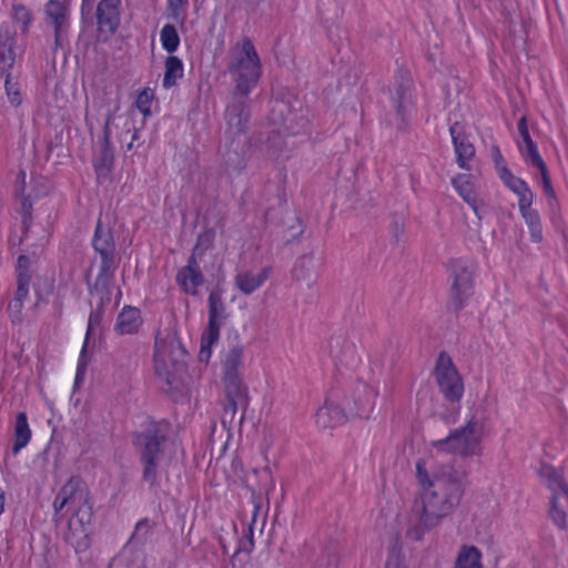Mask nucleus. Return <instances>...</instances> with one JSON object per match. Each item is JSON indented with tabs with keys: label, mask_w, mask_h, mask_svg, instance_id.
<instances>
[{
	"label": "nucleus",
	"mask_w": 568,
	"mask_h": 568,
	"mask_svg": "<svg viewBox=\"0 0 568 568\" xmlns=\"http://www.w3.org/2000/svg\"><path fill=\"white\" fill-rule=\"evenodd\" d=\"M416 479L420 488L419 499L412 508L406 535L413 540H420L459 506L467 474L452 463L439 464L428 473L425 460L418 459Z\"/></svg>",
	"instance_id": "f257e3e1"
},
{
	"label": "nucleus",
	"mask_w": 568,
	"mask_h": 568,
	"mask_svg": "<svg viewBox=\"0 0 568 568\" xmlns=\"http://www.w3.org/2000/svg\"><path fill=\"white\" fill-rule=\"evenodd\" d=\"M227 71L232 75L235 88L226 106L225 119L227 132L242 135L246 132L251 119V100L248 98L262 74L261 61L253 42L245 38L230 54Z\"/></svg>",
	"instance_id": "f03ea898"
},
{
	"label": "nucleus",
	"mask_w": 568,
	"mask_h": 568,
	"mask_svg": "<svg viewBox=\"0 0 568 568\" xmlns=\"http://www.w3.org/2000/svg\"><path fill=\"white\" fill-rule=\"evenodd\" d=\"M169 434L170 424L165 420H149L134 434L133 444L142 465V479L151 487L156 485Z\"/></svg>",
	"instance_id": "7ed1b4c3"
},
{
	"label": "nucleus",
	"mask_w": 568,
	"mask_h": 568,
	"mask_svg": "<svg viewBox=\"0 0 568 568\" xmlns=\"http://www.w3.org/2000/svg\"><path fill=\"white\" fill-rule=\"evenodd\" d=\"M185 357L186 351L174 335L155 341V372L169 386L168 392L179 387V375L185 371Z\"/></svg>",
	"instance_id": "20e7f679"
},
{
	"label": "nucleus",
	"mask_w": 568,
	"mask_h": 568,
	"mask_svg": "<svg viewBox=\"0 0 568 568\" xmlns=\"http://www.w3.org/2000/svg\"><path fill=\"white\" fill-rule=\"evenodd\" d=\"M484 425L476 418H470L463 427L452 430L447 437L434 440L432 446L443 453L458 454L464 457L481 454V437Z\"/></svg>",
	"instance_id": "39448f33"
},
{
	"label": "nucleus",
	"mask_w": 568,
	"mask_h": 568,
	"mask_svg": "<svg viewBox=\"0 0 568 568\" xmlns=\"http://www.w3.org/2000/svg\"><path fill=\"white\" fill-rule=\"evenodd\" d=\"M67 506L75 511L81 524H90L93 515L90 494L84 481L78 476H72L57 494L53 501L54 516Z\"/></svg>",
	"instance_id": "423d86ee"
},
{
	"label": "nucleus",
	"mask_w": 568,
	"mask_h": 568,
	"mask_svg": "<svg viewBox=\"0 0 568 568\" xmlns=\"http://www.w3.org/2000/svg\"><path fill=\"white\" fill-rule=\"evenodd\" d=\"M209 318L207 326L201 336L200 361L207 362L211 357L212 346L220 338V329L225 325L229 313L226 304L222 297V292L214 288L207 297Z\"/></svg>",
	"instance_id": "0eeeda50"
},
{
	"label": "nucleus",
	"mask_w": 568,
	"mask_h": 568,
	"mask_svg": "<svg viewBox=\"0 0 568 568\" xmlns=\"http://www.w3.org/2000/svg\"><path fill=\"white\" fill-rule=\"evenodd\" d=\"M539 474L552 491L549 515L552 521L564 529L567 527L568 485L561 473L550 465H542Z\"/></svg>",
	"instance_id": "6e6552de"
},
{
	"label": "nucleus",
	"mask_w": 568,
	"mask_h": 568,
	"mask_svg": "<svg viewBox=\"0 0 568 568\" xmlns=\"http://www.w3.org/2000/svg\"><path fill=\"white\" fill-rule=\"evenodd\" d=\"M435 376L444 397L452 403L459 402L464 393V383L446 352H442L437 358Z\"/></svg>",
	"instance_id": "1a4fd4ad"
},
{
	"label": "nucleus",
	"mask_w": 568,
	"mask_h": 568,
	"mask_svg": "<svg viewBox=\"0 0 568 568\" xmlns=\"http://www.w3.org/2000/svg\"><path fill=\"white\" fill-rule=\"evenodd\" d=\"M224 381L225 403L222 415V423L232 424L239 410H241L240 423L244 419V414L248 407L250 396L247 386L242 377H229Z\"/></svg>",
	"instance_id": "9d476101"
},
{
	"label": "nucleus",
	"mask_w": 568,
	"mask_h": 568,
	"mask_svg": "<svg viewBox=\"0 0 568 568\" xmlns=\"http://www.w3.org/2000/svg\"><path fill=\"white\" fill-rule=\"evenodd\" d=\"M475 266L471 262L454 261L452 264V297L449 307L455 312L462 310L466 300L473 294Z\"/></svg>",
	"instance_id": "9b49d317"
},
{
	"label": "nucleus",
	"mask_w": 568,
	"mask_h": 568,
	"mask_svg": "<svg viewBox=\"0 0 568 568\" xmlns=\"http://www.w3.org/2000/svg\"><path fill=\"white\" fill-rule=\"evenodd\" d=\"M44 22L53 29V50L55 51L64 44L70 29V11L68 4L59 0H50L44 7Z\"/></svg>",
	"instance_id": "f8f14e48"
},
{
	"label": "nucleus",
	"mask_w": 568,
	"mask_h": 568,
	"mask_svg": "<svg viewBox=\"0 0 568 568\" xmlns=\"http://www.w3.org/2000/svg\"><path fill=\"white\" fill-rule=\"evenodd\" d=\"M413 80L410 73L406 70H399L395 77L393 102L396 112L400 118L399 129L407 125L406 113L413 101Z\"/></svg>",
	"instance_id": "ddd939ff"
},
{
	"label": "nucleus",
	"mask_w": 568,
	"mask_h": 568,
	"mask_svg": "<svg viewBox=\"0 0 568 568\" xmlns=\"http://www.w3.org/2000/svg\"><path fill=\"white\" fill-rule=\"evenodd\" d=\"M95 19L100 32L114 34L121 23V0H100L95 8Z\"/></svg>",
	"instance_id": "4468645a"
},
{
	"label": "nucleus",
	"mask_w": 568,
	"mask_h": 568,
	"mask_svg": "<svg viewBox=\"0 0 568 568\" xmlns=\"http://www.w3.org/2000/svg\"><path fill=\"white\" fill-rule=\"evenodd\" d=\"M100 260L98 276L89 290L91 294H98L102 304H105L111 300V282L118 268V261L116 256L100 257Z\"/></svg>",
	"instance_id": "2eb2a0df"
},
{
	"label": "nucleus",
	"mask_w": 568,
	"mask_h": 568,
	"mask_svg": "<svg viewBox=\"0 0 568 568\" xmlns=\"http://www.w3.org/2000/svg\"><path fill=\"white\" fill-rule=\"evenodd\" d=\"M449 133L459 168L470 170L468 162L475 156V146L466 135L464 126L456 121L450 125Z\"/></svg>",
	"instance_id": "dca6fc26"
},
{
	"label": "nucleus",
	"mask_w": 568,
	"mask_h": 568,
	"mask_svg": "<svg viewBox=\"0 0 568 568\" xmlns=\"http://www.w3.org/2000/svg\"><path fill=\"white\" fill-rule=\"evenodd\" d=\"M110 121L111 115H108L103 128V138L100 141V150L97 153L93 164L98 175L106 176L113 165V151L110 144Z\"/></svg>",
	"instance_id": "f3484780"
},
{
	"label": "nucleus",
	"mask_w": 568,
	"mask_h": 568,
	"mask_svg": "<svg viewBox=\"0 0 568 568\" xmlns=\"http://www.w3.org/2000/svg\"><path fill=\"white\" fill-rule=\"evenodd\" d=\"M271 273V266L263 267L258 273L241 272L235 276V285L244 295H250L265 283Z\"/></svg>",
	"instance_id": "a211bd4d"
},
{
	"label": "nucleus",
	"mask_w": 568,
	"mask_h": 568,
	"mask_svg": "<svg viewBox=\"0 0 568 568\" xmlns=\"http://www.w3.org/2000/svg\"><path fill=\"white\" fill-rule=\"evenodd\" d=\"M377 392L365 383H359L354 390V409L352 413L359 417H368L374 407Z\"/></svg>",
	"instance_id": "6ab92c4d"
},
{
	"label": "nucleus",
	"mask_w": 568,
	"mask_h": 568,
	"mask_svg": "<svg viewBox=\"0 0 568 568\" xmlns=\"http://www.w3.org/2000/svg\"><path fill=\"white\" fill-rule=\"evenodd\" d=\"M142 322L140 310L126 305L119 313L114 329L121 335L134 334L139 331Z\"/></svg>",
	"instance_id": "aec40b11"
},
{
	"label": "nucleus",
	"mask_w": 568,
	"mask_h": 568,
	"mask_svg": "<svg viewBox=\"0 0 568 568\" xmlns=\"http://www.w3.org/2000/svg\"><path fill=\"white\" fill-rule=\"evenodd\" d=\"M347 420V415L343 408L333 403H325L316 413V423L323 428L336 427Z\"/></svg>",
	"instance_id": "412c9836"
},
{
	"label": "nucleus",
	"mask_w": 568,
	"mask_h": 568,
	"mask_svg": "<svg viewBox=\"0 0 568 568\" xmlns=\"http://www.w3.org/2000/svg\"><path fill=\"white\" fill-rule=\"evenodd\" d=\"M176 283L185 294L196 296L199 287L204 283V275L201 270L181 267L176 274Z\"/></svg>",
	"instance_id": "4be33fe9"
},
{
	"label": "nucleus",
	"mask_w": 568,
	"mask_h": 568,
	"mask_svg": "<svg viewBox=\"0 0 568 568\" xmlns=\"http://www.w3.org/2000/svg\"><path fill=\"white\" fill-rule=\"evenodd\" d=\"M92 245L100 257L115 256L113 233L110 229L103 227L100 221L95 226Z\"/></svg>",
	"instance_id": "5701e85b"
},
{
	"label": "nucleus",
	"mask_w": 568,
	"mask_h": 568,
	"mask_svg": "<svg viewBox=\"0 0 568 568\" xmlns=\"http://www.w3.org/2000/svg\"><path fill=\"white\" fill-rule=\"evenodd\" d=\"M244 349L241 345L232 346L225 354L223 361V378L242 377L241 368L243 367Z\"/></svg>",
	"instance_id": "b1692460"
},
{
	"label": "nucleus",
	"mask_w": 568,
	"mask_h": 568,
	"mask_svg": "<svg viewBox=\"0 0 568 568\" xmlns=\"http://www.w3.org/2000/svg\"><path fill=\"white\" fill-rule=\"evenodd\" d=\"M31 438V430L28 424V417L24 412L18 413L14 424V443L12 453L17 455L23 447L27 446Z\"/></svg>",
	"instance_id": "393cba45"
},
{
	"label": "nucleus",
	"mask_w": 568,
	"mask_h": 568,
	"mask_svg": "<svg viewBox=\"0 0 568 568\" xmlns=\"http://www.w3.org/2000/svg\"><path fill=\"white\" fill-rule=\"evenodd\" d=\"M164 77H163V87L165 89H170L176 85L178 80L183 78L184 68L182 60L173 54H170L164 62Z\"/></svg>",
	"instance_id": "a878e982"
},
{
	"label": "nucleus",
	"mask_w": 568,
	"mask_h": 568,
	"mask_svg": "<svg viewBox=\"0 0 568 568\" xmlns=\"http://www.w3.org/2000/svg\"><path fill=\"white\" fill-rule=\"evenodd\" d=\"M452 184L458 192V194L463 197V200L467 202L476 211L477 197L474 192L470 175L458 174L457 176L452 179Z\"/></svg>",
	"instance_id": "bb28decb"
},
{
	"label": "nucleus",
	"mask_w": 568,
	"mask_h": 568,
	"mask_svg": "<svg viewBox=\"0 0 568 568\" xmlns=\"http://www.w3.org/2000/svg\"><path fill=\"white\" fill-rule=\"evenodd\" d=\"M454 568H481L479 550L475 546H464Z\"/></svg>",
	"instance_id": "cd10ccee"
},
{
	"label": "nucleus",
	"mask_w": 568,
	"mask_h": 568,
	"mask_svg": "<svg viewBox=\"0 0 568 568\" xmlns=\"http://www.w3.org/2000/svg\"><path fill=\"white\" fill-rule=\"evenodd\" d=\"M260 142L261 151L264 152L268 158H276L283 146V139L275 131L261 133Z\"/></svg>",
	"instance_id": "c85d7f7f"
},
{
	"label": "nucleus",
	"mask_w": 568,
	"mask_h": 568,
	"mask_svg": "<svg viewBox=\"0 0 568 568\" xmlns=\"http://www.w3.org/2000/svg\"><path fill=\"white\" fill-rule=\"evenodd\" d=\"M518 132L525 144V150L519 145L521 154L529 161L530 158L539 154L537 144L531 140L526 116H521L517 124Z\"/></svg>",
	"instance_id": "c756f323"
},
{
	"label": "nucleus",
	"mask_w": 568,
	"mask_h": 568,
	"mask_svg": "<svg viewBox=\"0 0 568 568\" xmlns=\"http://www.w3.org/2000/svg\"><path fill=\"white\" fill-rule=\"evenodd\" d=\"M160 40L163 49L170 54L175 52L180 45V36L176 28L171 23L163 26L160 31Z\"/></svg>",
	"instance_id": "7c9ffc66"
},
{
	"label": "nucleus",
	"mask_w": 568,
	"mask_h": 568,
	"mask_svg": "<svg viewBox=\"0 0 568 568\" xmlns=\"http://www.w3.org/2000/svg\"><path fill=\"white\" fill-rule=\"evenodd\" d=\"M12 18L17 23H21V32L27 34L33 20L32 12L22 3L12 6Z\"/></svg>",
	"instance_id": "2f4dec72"
},
{
	"label": "nucleus",
	"mask_w": 568,
	"mask_h": 568,
	"mask_svg": "<svg viewBox=\"0 0 568 568\" xmlns=\"http://www.w3.org/2000/svg\"><path fill=\"white\" fill-rule=\"evenodd\" d=\"M521 215L525 219V221L529 227L531 241L535 243L541 242L542 227H541L540 219H539L537 211L527 212Z\"/></svg>",
	"instance_id": "473e14b6"
},
{
	"label": "nucleus",
	"mask_w": 568,
	"mask_h": 568,
	"mask_svg": "<svg viewBox=\"0 0 568 568\" xmlns=\"http://www.w3.org/2000/svg\"><path fill=\"white\" fill-rule=\"evenodd\" d=\"M16 199L20 205L19 212L21 214V223L23 225V229L28 230L32 221V203L29 196H26L24 194H19L18 191L16 192Z\"/></svg>",
	"instance_id": "72a5a7b5"
},
{
	"label": "nucleus",
	"mask_w": 568,
	"mask_h": 568,
	"mask_svg": "<svg viewBox=\"0 0 568 568\" xmlns=\"http://www.w3.org/2000/svg\"><path fill=\"white\" fill-rule=\"evenodd\" d=\"M499 178L505 183L507 187H509L514 193L519 192L526 185H528L524 180L515 176L507 166H501L499 170Z\"/></svg>",
	"instance_id": "f704fd0d"
},
{
	"label": "nucleus",
	"mask_w": 568,
	"mask_h": 568,
	"mask_svg": "<svg viewBox=\"0 0 568 568\" xmlns=\"http://www.w3.org/2000/svg\"><path fill=\"white\" fill-rule=\"evenodd\" d=\"M4 87L8 100L11 103V105L19 106L22 101L19 83L12 81L10 73H6Z\"/></svg>",
	"instance_id": "c9c22d12"
},
{
	"label": "nucleus",
	"mask_w": 568,
	"mask_h": 568,
	"mask_svg": "<svg viewBox=\"0 0 568 568\" xmlns=\"http://www.w3.org/2000/svg\"><path fill=\"white\" fill-rule=\"evenodd\" d=\"M89 362H90V356L88 355L87 342H85V343H83V346H82V349L80 353V357H79V362H78L75 381H74L75 388L79 387L83 383Z\"/></svg>",
	"instance_id": "e433bc0d"
},
{
	"label": "nucleus",
	"mask_w": 568,
	"mask_h": 568,
	"mask_svg": "<svg viewBox=\"0 0 568 568\" xmlns=\"http://www.w3.org/2000/svg\"><path fill=\"white\" fill-rule=\"evenodd\" d=\"M313 267V256L310 255H303L295 262L294 268H293V275L295 278L301 280L305 278L311 268Z\"/></svg>",
	"instance_id": "4c0bfd02"
},
{
	"label": "nucleus",
	"mask_w": 568,
	"mask_h": 568,
	"mask_svg": "<svg viewBox=\"0 0 568 568\" xmlns=\"http://www.w3.org/2000/svg\"><path fill=\"white\" fill-rule=\"evenodd\" d=\"M103 306L104 304H102V301L100 300V305L98 306V308L90 313L84 343H88L90 336L94 335L97 329L99 328L102 321Z\"/></svg>",
	"instance_id": "58836bf2"
},
{
	"label": "nucleus",
	"mask_w": 568,
	"mask_h": 568,
	"mask_svg": "<svg viewBox=\"0 0 568 568\" xmlns=\"http://www.w3.org/2000/svg\"><path fill=\"white\" fill-rule=\"evenodd\" d=\"M153 92L150 89H144L139 93L135 105L143 113L144 116H149L151 114V102L153 100Z\"/></svg>",
	"instance_id": "ea45409f"
},
{
	"label": "nucleus",
	"mask_w": 568,
	"mask_h": 568,
	"mask_svg": "<svg viewBox=\"0 0 568 568\" xmlns=\"http://www.w3.org/2000/svg\"><path fill=\"white\" fill-rule=\"evenodd\" d=\"M516 194L519 197L518 206H519V210H520L521 214L534 211L531 209V203H532L534 195H532V192H531V190L529 189L528 185H526L519 192H516Z\"/></svg>",
	"instance_id": "a19ab883"
},
{
	"label": "nucleus",
	"mask_w": 568,
	"mask_h": 568,
	"mask_svg": "<svg viewBox=\"0 0 568 568\" xmlns=\"http://www.w3.org/2000/svg\"><path fill=\"white\" fill-rule=\"evenodd\" d=\"M152 528H153V524L150 521V519L144 518V519L140 520L135 526V530L132 535V539H134L136 541H141V542L146 540V538L149 537V535L152 531Z\"/></svg>",
	"instance_id": "79ce46f5"
},
{
	"label": "nucleus",
	"mask_w": 568,
	"mask_h": 568,
	"mask_svg": "<svg viewBox=\"0 0 568 568\" xmlns=\"http://www.w3.org/2000/svg\"><path fill=\"white\" fill-rule=\"evenodd\" d=\"M14 61L16 55L12 47L0 48V69L2 70V74H4L8 69L13 67Z\"/></svg>",
	"instance_id": "37998d69"
},
{
	"label": "nucleus",
	"mask_w": 568,
	"mask_h": 568,
	"mask_svg": "<svg viewBox=\"0 0 568 568\" xmlns=\"http://www.w3.org/2000/svg\"><path fill=\"white\" fill-rule=\"evenodd\" d=\"M213 240V235L211 233H202L199 235L196 244L194 246L195 254L203 255L205 251L209 248Z\"/></svg>",
	"instance_id": "c03bdc74"
},
{
	"label": "nucleus",
	"mask_w": 568,
	"mask_h": 568,
	"mask_svg": "<svg viewBox=\"0 0 568 568\" xmlns=\"http://www.w3.org/2000/svg\"><path fill=\"white\" fill-rule=\"evenodd\" d=\"M30 281L26 276L17 280V291L13 298H19V301L23 302L28 297Z\"/></svg>",
	"instance_id": "a18cd8bd"
},
{
	"label": "nucleus",
	"mask_w": 568,
	"mask_h": 568,
	"mask_svg": "<svg viewBox=\"0 0 568 568\" xmlns=\"http://www.w3.org/2000/svg\"><path fill=\"white\" fill-rule=\"evenodd\" d=\"M30 258L27 255H20L17 261V272H18V278H21L22 276H26L28 280H31L30 274Z\"/></svg>",
	"instance_id": "49530a36"
},
{
	"label": "nucleus",
	"mask_w": 568,
	"mask_h": 568,
	"mask_svg": "<svg viewBox=\"0 0 568 568\" xmlns=\"http://www.w3.org/2000/svg\"><path fill=\"white\" fill-rule=\"evenodd\" d=\"M13 32L10 30L9 26L1 24L0 26V48L3 47H12L14 42Z\"/></svg>",
	"instance_id": "de8ad7c7"
},
{
	"label": "nucleus",
	"mask_w": 568,
	"mask_h": 568,
	"mask_svg": "<svg viewBox=\"0 0 568 568\" xmlns=\"http://www.w3.org/2000/svg\"><path fill=\"white\" fill-rule=\"evenodd\" d=\"M23 307V302L19 301V298H13L9 302L8 312L12 317V321H21V311Z\"/></svg>",
	"instance_id": "09e8293b"
},
{
	"label": "nucleus",
	"mask_w": 568,
	"mask_h": 568,
	"mask_svg": "<svg viewBox=\"0 0 568 568\" xmlns=\"http://www.w3.org/2000/svg\"><path fill=\"white\" fill-rule=\"evenodd\" d=\"M185 3V0H168V10L174 20L181 17V9Z\"/></svg>",
	"instance_id": "8fccbe9b"
},
{
	"label": "nucleus",
	"mask_w": 568,
	"mask_h": 568,
	"mask_svg": "<svg viewBox=\"0 0 568 568\" xmlns=\"http://www.w3.org/2000/svg\"><path fill=\"white\" fill-rule=\"evenodd\" d=\"M529 162L532 166H536L539 170L541 180L549 178L547 165L545 161L541 159L540 154L530 158Z\"/></svg>",
	"instance_id": "3c124183"
},
{
	"label": "nucleus",
	"mask_w": 568,
	"mask_h": 568,
	"mask_svg": "<svg viewBox=\"0 0 568 568\" xmlns=\"http://www.w3.org/2000/svg\"><path fill=\"white\" fill-rule=\"evenodd\" d=\"M254 548V540L240 539L237 548L233 557L239 555L241 551L250 554Z\"/></svg>",
	"instance_id": "603ef678"
},
{
	"label": "nucleus",
	"mask_w": 568,
	"mask_h": 568,
	"mask_svg": "<svg viewBox=\"0 0 568 568\" xmlns=\"http://www.w3.org/2000/svg\"><path fill=\"white\" fill-rule=\"evenodd\" d=\"M95 0H82L81 3V18L82 20H85L87 17H89L93 10Z\"/></svg>",
	"instance_id": "864d4df0"
},
{
	"label": "nucleus",
	"mask_w": 568,
	"mask_h": 568,
	"mask_svg": "<svg viewBox=\"0 0 568 568\" xmlns=\"http://www.w3.org/2000/svg\"><path fill=\"white\" fill-rule=\"evenodd\" d=\"M202 255L195 254V248H193V252L191 256L187 260V264L184 267H191L192 270H201L200 264L197 262V257H201Z\"/></svg>",
	"instance_id": "5fc2aeb1"
},
{
	"label": "nucleus",
	"mask_w": 568,
	"mask_h": 568,
	"mask_svg": "<svg viewBox=\"0 0 568 568\" xmlns=\"http://www.w3.org/2000/svg\"><path fill=\"white\" fill-rule=\"evenodd\" d=\"M541 183H542V187H544L546 195L550 199H555V191L551 185L550 178H546V179L541 180Z\"/></svg>",
	"instance_id": "6e6d98bb"
},
{
	"label": "nucleus",
	"mask_w": 568,
	"mask_h": 568,
	"mask_svg": "<svg viewBox=\"0 0 568 568\" xmlns=\"http://www.w3.org/2000/svg\"><path fill=\"white\" fill-rule=\"evenodd\" d=\"M24 180H26V172L20 171L17 176V187H16V192L18 191L19 194H23V192H24V187H26Z\"/></svg>",
	"instance_id": "4d7b16f0"
},
{
	"label": "nucleus",
	"mask_w": 568,
	"mask_h": 568,
	"mask_svg": "<svg viewBox=\"0 0 568 568\" xmlns=\"http://www.w3.org/2000/svg\"><path fill=\"white\" fill-rule=\"evenodd\" d=\"M258 509L260 507L258 506H255L254 508V513H253V518H252V523L251 525L248 526L247 530H246V534H245V538L246 540H254L253 539V524L255 523L256 520V515L258 513Z\"/></svg>",
	"instance_id": "13d9d810"
},
{
	"label": "nucleus",
	"mask_w": 568,
	"mask_h": 568,
	"mask_svg": "<svg viewBox=\"0 0 568 568\" xmlns=\"http://www.w3.org/2000/svg\"><path fill=\"white\" fill-rule=\"evenodd\" d=\"M263 475L267 478V483L264 485V490L265 493H268L271 489H274L275 484L273 478L271 477L268 468L263 469Z\"/></svg>",
	"instance_id": "bf43d9fd"
},
{
	"label": "nucleus",
	"mask_w": 568,
	"mask_h": 568,
	"mask_svg": "<svg viewBox=\"0 0 568 568\" xmlns=\"http://www.w3.org/2000/svg\"><path fill=\"white\" fill-rule=\"evenodd\" d=\"M494 161H495V164H496V168H497L498 171L500 170L501 166H506V164L504 163V159H503L498 148L494 149Z\"/></svg>",
	"instance_id": "052dcab7"
},
{
	"label": "nucleus",
	"mask_w": 568,
	"mask_h": 568,
	"mask_svg": "<svg viewBox=\"0 0 568 568\" xmlns=\"http://www.w3.org/2000/svg\"><path fill=\"white\" fill-rule=\"evenodd\" d=\"M385 568H402V567H400L399 560L397 558H395V559H389L386 562Z\"/></svg>",
	"instance_id": "680f3d73"
},
{
	"label": "nucleus",
	"mask_w": 568,
	"mask_h": 568,
	"mask_svg": "<svg viewBox=\"0 0 568 568\" xmlns=\"http://www.w3.org/2000/svg\"><path fill=\"white\" fill-rule=\"evenodd\" d=\"M3 507H4V494H3L2 489L0 488V515L3 511Z\"/></svg>",
	"instance_id": "e2e57ef3"
},
{
	"label": "nucleus",
	"mask_w": 568,
	"mask_h": 568,
	"mask_svg": "<svg viewBox=\"0 0 568 568\" xmlns=\"http://www.w3.org/2000/svg\"><path fill=\"white\" fill-rule=\"evenodd\" d=\"M140 139L139 131L134 130V133L132 134L131 141L135 142Z\"/></svg>",
	"instance_id": "0e129e2a"
},
{
	"label": "nucleus",
	"mask_w": 568,
	"mask_h": 568,
	"mask_svg": "<svg viewBox=\"0 0 568 568\" xmlns=\"http://www.w3.org/2000/svg\"><path fill=\"white\" fill-rule=\"evenodd\" d=\"M333 343H334V339H332L331 345H329L331 354L337 357L339 355L335 353V348H334V344Z\"/></svg>",
	"instance_id": "69168bd1"
},
{
	"label": "nucleus",
	"mask_w": 568,
	"mask_h": 568,
	"mask_svg": "<svg viewBox=\"0 0 568 568\" xmlns=\"http://www.w3.org/2000/svg\"><path fill=\"white\" fill-rule=\"evenodd\" d=\"M133 144H134V142H133V141H131V142L126 145V149H128V150L133 149Z\"/></svg>",
	"instance_id": "338daca9"
},
{
	"label": "nucleus",
	"mask_w": 568,
	"mask_h": 568,
	"mask_svg": "<svg viewBox=\"0 0 568 568\" xmlns=\"http://www.w3.org/2000/svg\"><path fill=\"white\" fill-rule=\"evenodd\" d=\"M40 302H41V297H38V301L36 302L34 307H38Z\"/></svg>",
	"instance_id": "774afa93"
}]
</instances>
